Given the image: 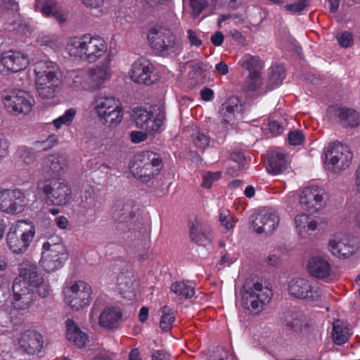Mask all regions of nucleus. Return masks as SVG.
Listing matches in <instances>:
<instances>
[{
  "label": "nucleus",
  "mask_w": 360,
  "mask_h": 360,
  "mask_svg": "<svg viewBox=\"0 0 360 360\" xmlns=\"http://www.w3.org/2000/svg\"><path fill=\"white\" fill-rule=\"evenodd\" d=\"M66 50L70 56L94 63L105 55L108 45L100 36L86 34L69 38Z\"/></svg>",
  "instance_id": "1"
},
{
  "label": "nucleus",
  "mask_w": 360,
  "mask_h": 360,
  "mask_svg": "<svg viewBox=\"0 0 360 360\" xmlns=\"http://www.w3.org/2000/svg\"><path fill=\"white\" fill-rule=\"evenodd\" d=\"M150 46L158 56H176L182 51V44L174 33L163 27L154 26L148 33Z\"/></svg>",
  "instance_id": "2"
},
{
  "label": "nucleus",
  "mask_w": 360,
  "mask_h": 360,
  "mask_svg": "<svg viewBox=\"0 0 360 360\" xmlns=\"http://www.w3.org/2000/svg\"><path fill=\"white\" fill-rule=\"evenodd\" d=\"M242 302L244 308L258 314L272 297V291L255 278H248L242 290Z\"/></svg>",
  "instance_id": "3"
},
{
  "label": "nucleus",
  "mask_w": 360,
  "mask_h": 360,
  "mask_svg": "<svg viewBox=\"0 0 360 360\" xmlns=\"http://www.w3.org/2000/svg\"><path fill=\"white\" fill-rule=\"evenodd\" d=\"M40 189L45 195L46 202L53 205H66L72 198L70 186L61 179H46L42 183Z\"/></svg>",
  "instance_id": "4"
},
{
  "label": "nucleus",
  "mask_w": 360,
  "mask_h": 360,
  "mask_svg": "<svg viewBox=\"0 0 360 360\" xmlns=\"http://www.w3.org/2000/svg\"><path fill=\"white\" fill-rule=\"evenodd\" d=\"M68 252L60 242L49 239L42 246L41 262L44 269L50 272L60 268L68 259Z\"/></svg>",
  "instance_id": "5"
},
{
  "label": "nucleus",
  "mask_w": 360,
  "mask_h": 360,
  "mask_svg": "<svg viewBox=\"0 0 360 360\" xmlns=\"http://www.w3.org/2000/svg\"><path fill=\"white\" fill-rule=\"evenodd\" d=\"M96 112L103 124L115 127L122 120V108L114 97H101L96 101Z\"/></svg>",
  "instance_id": "6"
},
{
  "label": "nucleus",
  "mask_w": 360,
  "mask_h": 360,
  "mask_svg": "<svg viewBox=\"0 0 360 360\" xmlns=\"http://www.w3.org/2000/svg\"><path fill=\"white\" fill-rule=\"evenodd\" d=\"M23 223L12 226L6 235V243L9 250L17 255L25 253L32 241L35 229L31 226L28 230L23 229Z\"/></svg>",
  "instance_id": "7"
},
{
  "label": "nucleus",
  "mask_w": 360,
  "mask_h": 360,
  "mask_svg": "<svg viewBox=\"0 0 360 360\" xmlns=\"http://www.w3.org/2000/svg\"><path fill=\"white\" fill-rule=\"evenodd\" d=\"M65 301L72 309L79 310L88 306L91 300V286L82 281L69 285L64 289Z\"/></svg>",
  "instance_id": "8"
},
{
  "label": "nucleus",
  "mask_w": 360,
  "mask_h": 360,
  "mask_svg": "<svg viewBox=\"0 0 360 360\" xmlns=\"http://www.w3.org/2000/svg\"><path fill=\"white\" fill-rule=\"evenodd\" d=\"M326 162L335 172L344 170L350 165L353 154L350 148L338 141L331 143L325 152Z\"/></svg>",
  "instance_id": "9"
},
{
  "label": "nucleus",
  "mask_w": 360,
  "mask_h": 360,
  "mask_svg": "<svg viewBox=\"0 0 360 360\" xmlns=\"http://www.w3.org/2000/svg\"><path fill=\"white\" fill-rule=\"evenodd\" d=\"M288 292L290 296L310 303L321 300L323 295L321 288L313 286L309 281L302 278L290 280L288 285Z\"/></svg>",
  "instance_id": "10"
},
{
  "label": "nucleus",
  "mask_w": 360,
  "mask_h": 360,
  "mask_svg": "<svg viewBox=\"0 0 360 360\" xmlns=\"http://www.w3.org/2000/svg\"><path fill=\"white\" fill-rule=\"evenodd\" d=\"M27 205L25 194L20 189L0 190V210L16 214L24 211Z\"/></svg>",
  "instance_id": "11"
},
{
  "label": "nucleus",
  "mask_w": 360,
  "mask_h": 360,
  "mask_svg": "<svg viewBox=\"0 0 360 360\" xmlns=\"http://www.w3.org/2000/svg\"><path fill=\"white\" fill-rule=\"evenodd\" d=\"M5 109L13 115H27L32 107L30 95L21 90L13 91L3 98Z\"/></svg>",
  "instance_id": "12"
},
{
  "label": "nucleus",
  "mask_w": 360,
  "mask_h": 360,
  "mask_svg": "<svg viewBox=\"0 0 360 360\" xmlns=\"http://www.w3.org/2000/svg\"><path fill=\"white\" fill-rule=\"evenodd\" d=\"M136 162L139 164V177L145 181L158 175L162 167L160 156L152 151L146 150L137 154Z\"/></svg>",
  "instance_id": "13"
},
{
  "label": "nucleus",
  "mask_w": 360,
  "mask_h": 360,
  "mask_svg": "<svg viewBox=\"0 0 360 360\" xmlns=\"http://www.w3.org/2000/svg\"><path fill=\"white\" fill-rule=\"evenodd\" d=\"M35 81L39 85L44 82L51 83L55 85H60L62 80V72L59 66L54 62L50 60H40L34 65Z\"/></svg>",
  "instance_id": "14"
},
{
  "label": "nucleus",
  "mask_w": 360,
  "mask_h": 360,
  "mask_svg": "<svg viewBox=\"0 0 360 360\" xmlns=\"http://www.w3.org/2000/svg\"><path fill=\"white\" fill-rule=\"evenodd\" d=\"M132 116L138 128L152 133L157 131L163 124L165 113L160 111L153 118L150 111H147L143 108H136L133 111Z\"/></svg>",
  "instance_id": "15"
},
{
  "label": "nucleus",
  "mask_w": 360,
  "mask_h": 360,
  "mask_svg": "<svg viewBox=\"0 0 360 360\" xmlns=\"http://www.w3.org/2000/svg\"><path fill=\"white\" fill-rule=\"evenodd\" d=\"M325 190L318 186H310L303 189L300 203L307 210L315 212L323 207Z\"/></svg>",
  "instance_id": "16"
},
{
  "label": "nucleus",
  "mask_w": 360,
  "mask_h": 360,
  "mask_svg": "<svg viewBox=\"0 0 360 360\" xmlns=\"http://www.w3.org/2000/svg\"><path fill=\"white\" fill-rule=\"evenodd\" d=\"M153 70L152 63L148 60L141 58L133 63L130 77L136 83L150 85L157 79Z\"/></svg>",
  "instance_id": "17"
},
{
  "label": "nucleus",
  "mask_w": 360,
  "mask_h": 360,
  "mask_svg": "<svg viewBox=\"0 0 360 360\" xmlns=\"http://www.w3.org/2000/svg\"><path fill=\"white\" fill-rule=\"evenodd\" d=\"M28 64L27 56L20 52L9 51L0 54V74L19 72L25 69Z\"/></svg>",
  "instance_id": "18"
},
{
  "label": "nucleus",
  "mask_w": 360,
  "mask_h": 360,
  "mask_svg": "<svg viewBox=\"0 0 360 360\" xmlns=\"http://www.w3.org/2000/svg\"><path fill=\"white\" fill-rule=\"evenodd\" d=\"M328 249L332 255L339 258L349 257L356 250L349 236L342 233H337L331 237Z\"/></svg>",
  "instance_id": "19"
},
{
  "label": "nucleus",
  "mask_w": 360,
  "mask_h": 360,
  "mask_svg": "<svg viewBox=\"0 0 360 360\" xmlns=\"http://www.w3.org/2000/svg\"><path fill=\"white\" fill-rule=\"evenodd\" d=\"M12 304L15 309L25 310L30 307L34 302V294L30 289L22 285L20 281H15L12 287Z\"/></svg>",
  "instance_id": "20"
},
{
  "label": "nucleus",
  "mask_w": 360,
  "mask_h": 360,
  "mask_svg": "<svg viewBox=\"0 0 360 360\" xmlns=\"http://www.w3.org/2000/svg\"><path fill=\"white\" fill-rule=\"evenodd\" d=\"M134 202L128 198L115 200L112 207V217L117 224L127 223L135 216Z\"/></svg>",
  "instance_id": "21"
},
{
  "label": "nucleus",
  "mask_w": 360,
  "mask_h": 360,
  "mask_svg": "<svg viewBox=\"0 0 360 360\" xmlns=\"http://www.w3.org/2000/svg\"><path fill=\"white\" fill-rule=\"evenodd\" d=\"M279 217L275 212H260L253 219L252 225L257 233H271L278 226Z\"/></svg>",
  "instance_id": "22"
},
{
  "label": "nucleus",
  "mask_w": 360,
  "mask_h": 360,
  "mask_svg": "<svg viewBox=\"0 0 360 360\" xmlns=\"http://www.w3.org/2000/svg\"><path fill=\"white\" fill-rule=\"evenodd\" d=\"M34 7L36 11L41 12L46 17L54 18L60 23L67 20L68 14L54 0H45L43 2L37 0Z\"/></svg>",
  "instance_id": "23"
},
{
  "label": "nucleus",
  "mask_w": 360,
  "mask_h": 360,
  "mask_svg": "<svg viewBox=\"0 0 360 360\" xmlns=\"http://www.w3.org/2000/svg\"><path fill=\"white\" fill-rule=\"evenodd\" d=\"M310 275L318 279H327L331 274V266L327 259L321 256L311 257L307 263Z\"/></svg>",
  "instance_id": "24"
},
{
  "label": "nucleus",
  "mask_w": 360,
  "mask_h": 360,
  "mask_svg": "<svg viewBox=\"0 0 360 360\" xmlns=\"http://www.w3.org/2000/svg\"><path fill=\"white\" fill-rule=\"evenodd\" d=\"M67 160L60 154H51L43 159V171L49 175L60 176L64 173L67 168Z\"/></svg>",
  "instance_id": "25"
},
{
  "label": "nucleus",
  "mask_w": 360,
  "mask_h": 360,
  "mask_svg": "<svg viewBox=\"0 0 360 360\" xmlns=\"http://www.w3.org/2000/svg\"><path fill=\"white\" fill-rule=\"evenodd\" d=\"M20 347L30 354L41 351L43 345L42 336L34 330L25 332L19 340Z\"/></svg>",
  "instance_id": "26"
},
{
  "label": "nucleus",
  "mask_w": 360,
  "mask_h": 360,
  "mask_svg": "<svg viewBox=\"0 0 360 360\" xmlns=\"http://www.w3.org/2000/svg\"><path fill=\"white\" fill-rule=\"evenodd\" d=\"M331 111L344 127H356L360 123V115L354 110L345 108H332Z\"/></svg>",
  "instance_id": "27"
},
{
  "label": "nucleus",
  "mask_w": 360,
  "mask_h": 360,
  "mask_svg": "<svg viewBox=\"0 0 360 360\" xmlns=\"http://www.w3.org/2000/svg\"><path fill=\"white\" fill-rule=\"evenodd\" d=\"M19 275L22 279V285L28 284L30 286H34L39 284V282H42L43 276L37 266L30 262H23L22 264Z\"/></svg>",
  "instance_id": "28"
},
{
  "label": "nucleus",
  "mask_w": 360,
  "mask_h": 360,
  "mask_svg": "<svg viewBox=\"0 0 360 360\" xmlns=\"http://www.w3.org/2000/svg\"><path fill=\"white\" fill-rule=\"evenodd\" d=\"M211 232L210 226L197 222L190 228V237L195 243L205 246L211 243Z\"/></svg>",
  "instance_id": "29"
},
{
  "label": "nucleus",
  "mask_w": 360,
  "mask_h": 360,
  "mask_svg": "<svg viewBox=\"0 0 360 360\" xmlns=\"http://www.w3.org/2000/svg\"><path fill=\"white\" fill-rule=\"evenodd\" d=\"M122 314L115 307H106L99 316V325L105 328H114L121 320Z\"/></svg>",
  "instance_id": "30"
},
{
  "label": "nucleus",
  "mask_w": 360,
  "mask_h": 360,
  "mask_svg": "<svg viewBox=\"0 0 360 360\" xmlns=\"http://www.w3.org/2000/svg\"><path fill=\"white\" fill-rule=\"evenodd\" d=\"M65 324L67 328L66 337L68 341L78 347L84 346L87 340L86 334L82 332L71 319H68Z\"/></svg>",
  "instance_id": "31"
},
{
  "label": "nucleus",
  "mask_w": 360,
  "mask_h": 360,
  "mask_svg": "<svg viewBox=\"0 0 360 360\" xmlns=\"http://www.w3.org/2000/svg\"><path fill=\"white\" fill-rule=\"evenodd\" d=\"M296 229L302 238H307L316 228L317 222L305 214H299L295 218Z\"/></svg>",
  "instance_id": "32"
},
{
  "label": "nucleus",
  "mask_w": 360,
  "mask_h": 360,
  "mask_svg": "<svg viewBox=\"0 0 360 360\" xmlns=\"http://www.w3.org/2000/svg\"><path fill=\"white\" fill-rule=\"evenodd\" d=\"M288 165L285 155L277 151H272L269 156L267 170L273 174H279L285 171Z\"/></svg>",
  "instance_id": "33"
},
{
  "label": "nucleus",
  "mask_w": 360,
  "mask_h": 360,
  "mask_svg": "<svg viewBox=\"0 0 360 360\" xmlns=\"http://www.w3.org/2000/svg\"><path fill=\"white\" fill-rule=\"evenodd\" d=\"M94 82L89 71L80 70L75 76L72 86L75 88L93 91L97 89V84Z\"/></svg>",
  "instance_id": "34"
},
{
  "label": "nucleus",
  "mask_w": 360,
  "mask_h": 360,
  "mask_svg": "<svg viewBox=\"0 0 360 360\" xmlns=\"http://www.w3.org/2000/svg\"><path fill=\"white\" fill-rule=\"evenodd\" d=\"M239 65L249 72V74H257L261 72L263 63L257 56L245 54L239 60Z\"/></svg>",
  "instance_id": "35"
},
{
  "label": "nucleus",
  "mask_w": 360,
  "mask_h": 360,
  "mask_svg": "<svg viewBox=\"0 0 360 360\" xmlns=\"http://www.w3.org/2000/svg\"><path fill=\"white\" fill-rule=\"evenodd\" d=\"M170 291L180 298L191 299L195 294L194 288L189 281H176L170 286Z\"/></svg>",
  "instance_id": "36"
},
{
  "label": "nucleus",
  "mask_w": 360,
  "mask_h": 360,
  "mask_svg": "<svg viewBox=\"0 0 360 360\" xmlns=\"http://www.w3.org/2000/svg\"><path fill=\"white\" fill-rule=\"evenodd\" d=\"M332 336L335 344L342 345L350 336L349 330L345 323L337 320L333 323Z\"/></svg>",
  "instance_id": "37"
},
{
  "label": "nucleus",
  "mask_w": 360,
  "mask_h": 360,
  "mask_svg": "<svg viewBox=\"0 0 360 360\" xmlns=\"http://www.w3.org/2000/svg\"><path fill=\"white\" fill-rule=\"evenodd\" d=\"M134 279L130 276L121 274L117 278V285L121 294L125 297L134 296Z\"/></svg>",
  "instance_id": "38"
},
{
  "label": "nucleus",
  "mask_w": 360,
  "mask_h": 360,
  "mask_svg": "<svg viewBox=\"0 0 360 360\" xmlns=\"http://www.w3.org/2000/svg\"><path fill=\"white\" fill-rule=\"evenodd\" d=\"M109 67L108 64H102L97 65L96 68L90 69L89 70L91 75L92 80L97 84V89H98L103 82L110 77Z\"/></svg>",
  "instance_id": "39"
},
{
  "label": "nucleus",
  "mask_w": 360,
  "mask_h": 360,
  "mask_svg": "<svg viewBox=\"0 0 360 360\" xmlns=\"http://www.w3.org/2000/svg\"><path fill=\"white\" fill-rule=\"evenodd\" d=\"M37 42L41 46L49 47L53 50L61 47L60 39L56 35L40 34L37 37Z\"/></svg>",
  "instance_id": "40"
},
{
  "label": "nucleus",
  "mask_w": 360,
  "mask_h": 360,
  "mask_svg": "<svg viewBox=\"0 0 360 360\" xmlns=\"http://www.w3.org/2000/svg\"><path fill=\"white\" fill-rule=\"evenodd\" d=\"M36 89L40 97L42 98L49 99L55 96L56 91L60 85H55L46 82L40 84L38 82L35 81Z\"/></svg>",
  "instance_id": "41"
},
{
  "label": "nucleus",
  "mask_w": 360,
  "mask_h": 360,
  "mask_svg": "<svg viewBox=\"0 0 360 360\" xmlns=\"http://www.w3.org/2000/svg\"><path fill=\"white\" fill-rule=\"evenodd\" d=\"M162 316L160 321V327L165 331H169L172 326V323L175 320L173 311L167 305L162 308Z\"/></svg>",
  "instance_id": "42"
},
{
  "label": "nucleus",
  "mask_w": 360,
  "mask_h": 360,
  "mask_svg": "<svg viewBox=\"0 0 360 360\" xmlns=\"http://www.w3.org/2000/svg\"><path fill=\"white\" fill-rule=\"evenodd\" d=\"M17 155L19 160L25 165L33 164L37 158V154L34 150L25 146L18 148Z\"/></svg>",
  "instance_id": "43"
},
{
  "label": "nucleus",
  "mask_w": 360,
  "mask_h": 360,
  "mask_svg": "<svg viewBox=\"0 0 360 360\" xmlns=\"http://www.w3.org/2000/svg\"><path fill=\"white\" fill-rule=\"evenodd\" d=\"M77 114L76 109L71 108L67 110L65 113L55 119L53 124L56 129H60L63 125L70 126Z\"/></svg>",
  "instance_id": "44"
},
{
  "label": "nucleus",
  "mask_w": 360,
  "mask_h": 360,
  "mask_svg": "<svg viewBox=\"0 0 360 360\" xmlns=\"http://www.w3.org/2000/svg\"><path fill=\"white\" fill-rule=\"evenodd\" d=\"M285 77V69L282 65H274L271 68L269 81L274 86L281 84Z\"/></svg>",
  "instance_id": "45"
},
{
  "label": "nucleus",
  "mask_w": 360,
  "mask_h": 360,
  "mask_svg": "<svg viewBox=\"0 0 360 360\" xmlns=\"http://www.w3.org/2000/svg\"><path fill=\"white\" fill-rule=\"evenodd\" d=\"M194 145L200 149L206 148L210 142V139L205 133L199 130L194 131L191 135Z\"/></svg>",
  "instance_id": "46"
},
{
  "label": "nucleus",
  "mask_w": 360,
  "mask_h": 360,
  "mask_svg": "<svg viewBox=\"0 0 360 360\" xmlns=\"http://www.w3.org/2000/svg\"><path fill=\"white\" fill-rule=\"evenodd\" d=\"M81 207L86 210H94L96 206V200L92 191L86 190L81 195Z\"/></svg>",
  "instance_id": "47"
},
{
  "label": "nucleus",
  "mask_w": 360,
  "mask_h": 360,
  "mask_svg": "<svg viewBox=\"0 0 360 360\" xmlns=\"http://www.w3.org/2000/svg\"><path fill=\"white\" fill-rule=\"evenodd\" d=\"M262 84L261 72L249 74L245 83V90L248 92L257 91Z\"/></svg>",
  "instance_id": "48"
},
{
  "label": "nucleus",
  "mask_w": 360,
  "mask_h": 360,
  "mask_svg": "<svg viewBox=\"0 0 360 360\" xmlns=\"http://www.w3.org/2000/svg\"><path fill=\"white\" fill-rule=\"evenodd\" d=\"M58 143V138L55 134H51L49 137L42 141H36L34 142V145L38 148H40L43 150H46L52 148Z\"/></svg>",
  "instance_id": "49"
},
{
  "label": "nucleus",
  "mask_w": 360,
  "mask_h": 360,
  "mask_svg": "<svg viewBox=\"0 0 360 360\" xmlns=\"http://www.w3.org/2000/svg\"><path fill=\"white\" fill-rule=\"evenodd\" d=\"M286 326L290 329H292L295 331L301 330L302 326V321L300 319V316L296 314H289L286 316L285 319Z\"/></svg>",
  "instance_id": "50"
},
{
  "label": "nucleus",
  "mask_w": 360,
  "mask_h": 360,
  "mask_svg": "<svg viewBox=\"0 0 360 360\" xmlns=\"http://www.w3.org/2000/svg\"><path fill=\"white\" fill-rule=\"evenodd\" d=\"M190 6L193 10V18H198L203 9L207 7V0H190Z\"/></svg>",
  "instance_id": "51"
},
{
  "label": "nucleus",
  "mask_w": 360,
  "mask_h": 360,
  "mask_svg": "<svg viewBox=\"0 0 360 360\" xmlns=\"http://www.w3.org/2000/svg\"><path fill=\"white\" fill-rule=\"evenodd\" d=\"M239 100L237 97H231L227 99L220 107L225 112H230L234 115L238 109Z\"/></svg>",
  "instance_id": "52"
},
{
  "label": "nucleus",
  "mask_w": 360,
  "mask_h": 360,
  "mask_svg": "<svg viewBox=\"0 0 360 360\" xmlns=\"http://www.w3.org/2000/svg\"><path fill=\"white\" fill-rule=\"evenodd\" d=\"M221 172H208L203 176L201 186L205 188H210L214 181H217L221 178Z\"/></svg>",
  "instance_id": "53"
},
{
  "label": "nucleus",
  "mask_w": 360,
  "mask_h": 360,
  "mask_svg": "<svg viewBox=\"0 0 360 360\" xmlns=\"http://www.w3.org/2000/svg\"><path fill=\"white\" fill-rule=\"evenodd\" d=\"M309 5V0H300L297 3L285 6V8L286 10L291 11L292 13H300L303 10L307 8Z\"/></svg>",
  "instance_id": "54"
},
{
  "label": "nucleus",
  "mask_w": 360,
  "mask_h": 360,
  "mask_svg": "<svg viewBox=\"0 0 360 360\" xmlns=\"http://www.w3.org/2000/svg\"><path fill=\"white\" fill-rule=\"evenodd\" d=\"M309 5V0H300L297 3L285 6V8L286 10L291 11L292 13H300L303 10L307 8Z\"/></svg>",
  "instance_id": "55"
},
{
  "label": "nucleus",
  "mask_w": 360,
  "mask_h": 360,
  "mask_svg": "<svg viewBox=\"0 0 360 360\" xmlns=\"http://www.w3.org/2000/svg\"><path fill=\"white\" fill-rule=\"evenodd\" d=\"M39 284L34 285L33 287L37 288V291L38 295L43 297H47L51 292V288L48 281H46L44 278H42V282H39Z\"/></svg>",
  "instance_id": "56"
},
{
  "label": "nucleus",
  "mask_w": 360,
  "mask_h": 360,
  "mask_svg": "<svg viewBox=\"0 0 360 360\" xmlns=\"http://www.w3.org/2000/svg\"><path fill=\"white\" fill-rule=\"evenodd\" d=\"M304 141V135L300 131H292L288 133V141L290 145H300Z\"/></svg>",
  "instance_id": "57"
},
{
  "label": "nucleus",
  "mask_w": 360,
  "mask_h": 360,
  "mask_svg": "<svg viewBox=\"0 0 360 360\" xmlns=\"http://www.w3.org/2000/svg\"><path fill=\"white\" fill-rule=\"evenodd\" d=\"M337 40L342 47H349L352 43V37L349 32H345L337 35Z\"/></svg>",
  "instance_id": "58"
},
{
  "label": "nucleus",
  "mask_w": 360,
  "mask_h": 360,
  "mask_svg": "<svg viewBox=\"0 0 360 360\" xmlns=\"http://www.w3.org/2000/svg\"><path fill=\"white\" fill-rule=\"evenodd\" d=\"M285 129L283 123L278 121H270L268 124V129L273 135H278L281 134Z\"/></svg>",
  "instance_id": "59"
},
{
  "label": "nucleus",
  "mask_w": 360,
  "mask_h": 360,
  "mask_svg": "<svg viewBox=\"0 0 360 360\" xmlns=\"http://www.w3.org/2000/svg\"><path fill=\"white\" fill-rule=\"evenodd\" d=\"M18 5L15 0H0V13L6 10H17Z\"/></svg>",
  "instance_id": "60"
},
{
  "label": "nucleus",
  "mask_w": 360,
  "mask_h": 360,
  "mask_svg": "<svg viewBox=\"0 0 360 360\" xmlns=\"http://www.w3.org/2000/svg\"><path fill=\"white\" fill-rule=\"evenodd\" d=\"M219 221L221 224L227 230H230L234 227L235 221L231 216L221 213L219 215Z\"/></svg>",
  "instance_id": "61"
},
{
  "label": "nucleus",
  "mask_w": 360,
  "mask_h": 360,
  "mask_svg": "<svg viewBox=\"0 0 360 360\" xmlns=\"http://www.w3.org/2000/svg\"><path fill=\"white\" fill-rule=\"evenodd\" d=\"M8 147V141L2 133H0V161L7 155Z\"/></svg>",
  "instance_id": "62"
},
{
  "label": "nucleus",
  "mask_w": 360,
  "mask_h": 360,
  "mask_svg": "<svg viewBox=\"0 0 360 360\" xmlns=\"http://www.w3.org/2000/svg\"><path fill=\"white\" fill-rule=\"evenodd\" d=\"M217 357L213 360H233L232 354L223 347H217Z\"/></svg>",
  "instance_id": "63"
},
{
  "label": "nucleus",
  "mask_w": 360,
  "mask_h": 360,
  "mask_svg": "<svg viewBox=\"0 0 360 360\" xmlns=\"http://www.w3.org/2000/svg\"><path fill=\"white\" fill-rule=\"evenodd\" d=\"M147 131H131V139L133 143H138L145 141L147 139Z\"/></svg>",
  "instance_id": "64"
}]
</instances>
